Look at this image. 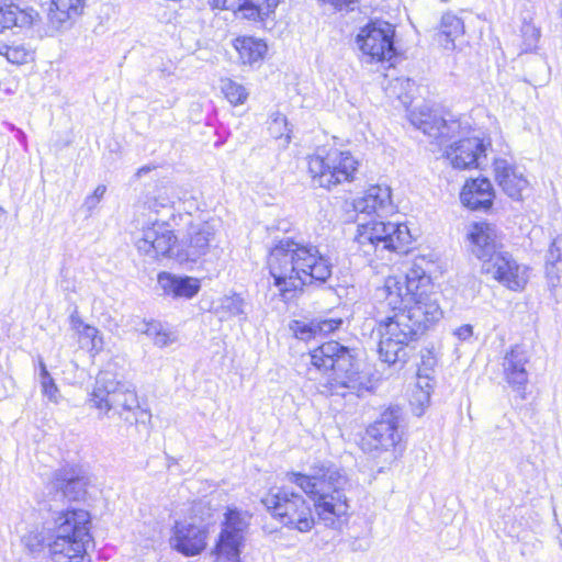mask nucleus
I'll list each match as a JSON object with an SVG mask.
<instances>
[{"label": "nucleus", "mask_w": 562, "mask_h": 562, "mask_svg": "<svg viewBox=\"0 0 562 562\" xmlns=\"http://www.w3.org/2000/svg\"><path fill=\"white\" fill-rule=\"evenodd\" d=\"M268 267L273 284L284 301L304 285L324 283L331 276V265L318 248L291 238L281 239L268 257Z\"/></svg>", "instance_id": "nucleus-1"}, {"label": "nucleus", "mask_w": 562, "mask_h": 562, "mask_svg": "<svg viewBox=\"0 0 562 562\" xmlns=\"http://www.w3.org/2000/svg\"><path fill=\"white\" fill-rule=\"evenodd\" d=\"M312 367L307 378L318 383L321 393L360 396L367 391L364 376L358 370L352 351L338 341H327L310 353Z\"/></svg>", "instance_id": "nucleus-2"}, {"label": "nucleus", "mask_w": 562, "mask_h": 562, "mask_svg": "<svg viewBox=\"0 0 562 562\" xmlns=\"http://www.w3.org/2000/svg\"><path fill=\"white\" fill-rule=\"evenodd\" d=\"M285 479L313 499L318 518L327 527H336L337 521L347 516L350 507L346 495L349 480L333 463L317 462L307 474L288 472Z\"/></svg>", "instance_id": "nucleus-3"}, {"label": "nucleus", "mask_w": 562, "mask_h": 562, "mask_svg": "<svg viewBox=\"0 0 562 562\" xmlns=\"http://www.w3.org/2000/svg\"><path fill=\"white\" fill-rule=\"evenodd\" d=\"M442 317L438 302L412 305L378 322L379 356L389 364L404 362L407 347Z\"/></svg>", "instance_id": "nucleus-4"}, {"label": "nucleus", "mask_w": 562, "mask_h": 562, "mask_svg": "<svg viewBox=\"0 0 562 562\" xmlns=\"http://www.w3.org/2000/svg\"><path fill=\"white\" fill-rule=\"evenodd\" d=\"M90 514L83 509H68L55 519V535L47 543L54 562H83L92 542Z\"/></svg>", "instance_id": "nucleus-5"}, {"label": "nucleus", "mask_w": 562, "mask_h": 562, "mask_svg": "<svg viewBox=\"0 0 562 562\" xmlns=\"http://www.w3.org/2000/svg\"><path fill=\"white\" fill-rule=\"evenodd\" d=\"M431 281L426 271L414 263L405 276H390L382 286L375 290V299L381 307L393 312L406 311L412 305L438 302L437 294L430 292Z\"/></svg>", "instance_id": "nucleus-6"}, {"label": "nucleus", "mask_w": 562, "mask_h": 562, "mask_svg": "<svg viewBox=\"0 0 562 562\" xmlns=\"http://www.w3.org/2000/svg\"><path fill=\"white\" fill-rule=\"evenodd\" d=\"M261 503L273 519L282 526L300 532H308L315 525V518L308 501L300 493L288 487H279L266 495Z\"/></svg>", "instance_id": "nucleus-7"}, {"label": "nucleus", "mask_w": 562, "mask_h": 562, "mask_svg": "<svg viewBox=\"0 0 562 562\" xmlns=\"http://www.w3.org/2000/svg\"><path fill=\"white\" fill-rule=\"evenodd\" d=\"M358 167L359 161L350 151L337 148H321L308 157L313 183L325 189L353 181Z\"/></svg>", "instance_id": "nucleus-8"}, {"label": "nucleus", "mask_w": 562, "mask_h": 562, "mask_svg": "<svg viewBox=\"0 0 562 562\" xmlns=\"http://www.w3.org/2000/svg\"><path fill=\"white\" fill-rule=\"evenodd\" d=\"M381 217L370 220L357 217L360 245H371L375 250L406 252L412 243V235L405 224L384 222Z\"/></svg>", "instance_id": "nucleus-9"}, {"label": "nucleus", "mask_w": 562, "mask_h": 562, "mask_svg": "<svg viewBox=\"0 0 562 562\" xmlns=\"http://www.w3.org/2000/svg\"><path fill=\"white\" fill-rule=\"evenodd\" d=\"M394 26L385 21H372L357 35V44L368 61H389L395 54Z\"/></svg>", "instance_id": "nucleus-10"}, {"label": "nucleus", "mask_w": 562, "mask_h": 562, "mask_svg": "<svg viewBox=\"0 0 562 562\" xmlns=\"http://www.w3.org/2000/svg\"><path fill=\"white\" fill-rule=\"evenodd\" d=\"M402 413L400 407H390L380 418L367 428L362 439V448L368 452L389 451L401 440L400 423Z\"/></svg>", "instance_id": "nucleus-11"}, {"label": "nucleus", "mask_w": 562, "mask_h": 562, "mask_svg": "<svg viewBox=\"0 0 562 562\" xmlns=\"http://www.w3.org/2000/svg\"><path fill=\"white\" fill-rule=\"evenodd\" d=\"M216 231L215 222L191 223L187 234L180 240V248L176 254L177 259L195 262L205 256L210 251Z\"/></svg>", "instance_id": "nucleus-12"}, {"label": "nucleus", "mask_w": 562, "mask_h": 562, "mask_svg": "<svg viewBox=\"0 0 562 562\" xmlns=\"http://www.w3.org/2000/svg\"><path fill=\"white\" fill-rule=\"evenodd\" d=\"M482 269L513 291L524 289L528 281L527 269L518 265L507 251L502 250L494 255L492 259L482 265Z\"/></svg>", "instance_id": "nucleus-13"}, {"label": "nucleus", "mask_w": 562, "mask_h": 562, "mask_svg": "<svg viewBox=\"0 0 562 562\" xmlns=\"http://www.w3.org/2000/svg\"><path fill=\"white\" fill-rule=\"evenodd\" d=\"M445 155L453 168L461 170L479 168L486 162V147L479 137H468L451 144Z\"/></svg>", "instance_id": "nucleus-14"}, {"label": "nucleus", "mask_w": 562, "mask_h": 562, "mask_svg": "<svg viewBox=\"0 0 562 562\" xmlns=\"http://www.w3.org/2000/svg\"><path fill=\"white\" fill-rule=\"evenodd\" d=\"M467 238L472 254L483 263L503 249L501 236L496 227L490 223H473L469 227Z\"/></svg>", "instance_id": "nucleus-15"}, {"label": "nucleus", "mask_w": 562, "mask_h": 562, "mask_svg": "<svg viewBox=\"0 0 562 562\" xmlns=\"http://www.w3.org/2000/svg\"><path fill=\"white\" fill-rule=\"evenodd\" d=\"M529 352L526 347L516 345L508 350L503 359L502 367L505 380L519 393L521 400L526 398V385L529 380L527 364L529 362Z\"/></svg>", "instance_id": "nucleus-16"}, {"label": "nucleus", "mask_w": 562, "mask_h": 562, "mask_svg": "<svg viewBox=\"0 0 562 562\" xmlns=\"http://www.w3.org/2000/svg\"><path fill=\"white\" fill-rule=\"evenodd\" d=\"M147 223L151 226L143 229V251L154 258L171 257L177 236L166 222L157 217H149Z\"/></svg>", "instance_id": "nucleus-17"}, {"label": "nucleus", "mask_w": 562, "mask_h": 562, "mask_svg": "<svg viewBox=\"0 0 562 562\" xmlns=\"http://www.w3.org/2000/svg\"><path fill=\"white\" fill-rule=\"evenodd\" d=\"M206 538L207 531L204 527L180 521L173 526L170 544L183 555L193 557L206 548Z\"/></svg>", "instance_id": "nucleus-18"}, {"label": "nucleus", "mask_w": 562, "mask_h": 562, "mask_svg": "<svg viewBox=\"0 0 562 562\" xmlns=\"http://www.w3.org/2000/svg\"><path fill=\"white\" fill-rule=\"evenodd\" d=\"M122 383L115 381L109 373H100L90 395V403L103 414L113 408L122 407L123 401Z\"/></svg>", "instance_id": "nucleus-19"}, {"label": "nucleus", "mask_w": 562, "mask_h": 562, "mask_svg": "<svg viewBox=\"0 0 562 562\" xmlns=\"http://www.w3.org/2000/svg\"><path fill=\"white\" fill-rule=\"evenodd\" d=\"M280 0H212L213 8L233 11L246 20H263L278 7Z\"/></svg>", "instance_id": "nucleus-20"}, {"label": "nucleus", "mask_w": 562, "mask_h": 562, "mask_svg": "<svg viewBox=\"0 0 562 562\" xmlns=\"http://www.w3.org/2000/svg\"><path fill=\"white\" fill-rule=\"evenodd\" d=\"M358 217L366 218L371 214L374 217H382L392 211L391 190L389 187L373 186L369 188L363 196L357 199L353 203Z\"/></svg>", "instance_id": "nucleus-21"}, {"label": "nucleus", "mask_w": 562, "mask_h": 562, "mask_svg": "<svg viewBox=\"0 0 562 562\" xmlns=\"http://www.w3.org/2000/svg\"><path fill=\"white\" fill-rule=\"evenodd\" d=\"M495 180L502 190L512 199L520 200L522 192L528 188V180L524 173L505 159L494 161Z\"/></svg>", "instance_id": "nucleus-22"}, {"label": "nucleus", "mask_w": 562, "mask_h": 562, "mask_svg": "<svg viewBox=\"0 0 562 562\" xmlns=\"http://www.w3.org/2000/svg\"><path fill=\"white\" fill-rule=\"evenodd\" d=\"M493 199V187L485 178L468 181L460 193L462 204L471 210H487L492 206Z\"/></svg>", "instance_id": "nucleus-23"}, {"label": "nucleus", "mask_w": 562, "mask_h": 562, "mask_svg": "<svg viewBox=\"0 0 562 562\" xmlns=\"http://www.w3.org/2000/svg\"><path fill=\"white\" fill-rule=\"evenodd\" d=\"M158 284L167 295L192 299L200 291V280L193 277H178L169 272L158 274Z\"/></svg>", "instance_id": "nucleus-24"}, {"label": "nucleus", "mask_w": 562, "mask_h": 562, "mask_svg": "<svg viewBox=\"0 0 562 562\" xmlns=\"http://www.w3.org/2000/svg\"><path fill=\"white\" fill-rule=\"evenodd\" d=\"M86 485L87 483L83 477L66 469L56 471L52 480L53 488L60 492L61 496L69 501H77L83 497Z\"/></svg>", "instance_id": "nucleus-25"}, {"label": "nucleus", "mask_w": 562, "mask_h": 562, "mask_svg": "<svg viewBox=\"0 0 562 562\" xmlns=\"http://www.w3.org/2000/svg\"><path fill=\"white\" fill-rule=\"evenodd\" d=\"M86 0H52L49 22L56 29H66L83 13Z\"/></svg>", "instance_id": "nucleus-26"}, {"label": "nucleus", "mask_w": 562, "mask_h": 562, "mask_svg": "<svg viewBox=\"0 0 562 562\" xmlns=\"http://www.w3.org/2000/svg\"><path fill=\"white\" fill-rule=\"evenodd\" d=\"M464 34V23L458 15L447 12L441 16L437 41L447 50L456 48V41Z\"/></svg>", "instance_id": "nucleus-27"}, {"label": "nucleus", "mask_w": 562, "mask_h": 562, "mask_svg": "<svg viewBox=\"0 0 562 562\" xmlns=\"http://www.w3.org/2000/svg\"><path fill=\"white\" fill-rule=\"evenodd\" d=\"M241 540V533L223 529L216 544L217 555L231 562H239Z\"/></svg>", "instance_id": "nucleus-28"}, {"label": "nucleus", "mask_w": 562, "mask_h": 562, "mask_svg": "<svg viewBox=\"0 0 562 562\" xmlns=\"http://www.w3.org/2000/svg\"><path fill=\"white\" fill-rule=\"evenodd\" d=\"M235 47L243 64L249 65L261 60L267 52L266 43L254 37L237 38Z\"/></svg>", "instance_id": "nucleus-29"}, {"label": "nucleus", "mask_w": 562, "mask_h": 562, "mask_svg": "<svg viewBox=\"0 0 562 562\" xmlns=\"http://www.w3.org/2000/svg\"><path fill=\"white\" fill-rule=\"evenodd\" d=\"M409 120L414 126L430 137L434 135L435 127L440 123L441 116L423 105L411 112Z\"/></svg>", "instance_id": "nucleus-30"}, {"label": "nucleus", "mask_w": 562, "mask_h": 562, "mask_svg": "<svg viewBox=\"0 0 562 562\" xmlns=\"http://www.w3.org/2000/svg\"><path fill=\"white\" fill-rule=\"evenodd\" d=\"M246 303L244 299L238 294L225 295L220 300V304L215 312L220 316V319H228L245 315Z\"/></svg>", "instance_id": "nucleus-31"}, {"label": "nucleus", "mask_w": 562, "mask_h": 562, "mask_svg": "<svg viewBox=\"0 0 562 562\" xmlns=\"http://www.w3.org/2000/svg\"><path fill=\"white\" fill-rule=\"evenodd\" d=\"M123 401L122 412L120 413L125 422L136 425L138 422V409L140 407L136 391L130 389L125 383H122Z\"/></svg>", "instance_id": "nucleus-32"}, {"label": "nucleus", "mask_w": 562, "mask_h": 562, "mask_svg": "<svg viewBox=\"0 0 562 562\" xmlns=\"http://www.w3.org/2000/svg\"><path fill=\"white\" fill-rule=\"evenodd\" d=\"M270 135L280 140V146L285 148L292 139V131L289 127L285 115L276 112L270 116L269 122Z\"/></svg>", "instance_id": "nucleus-33"}, {"label": "nucleus", "mask_w": 562, "mask_h": 562, "mask_svg": "<svg viewBox=\"0 0 562 562\" xmlns=\"http://www.w3.org/2000/svg\"><path fill=\"white\" fill-rule=\"evenodd\" d=\"M0 55L4 56L11 64L23 65L33 59V52L21 43H13L11 45L1 43Z\"/></svg>", "instance_id": "nucleus-34"}, {"label": "nucleus", "mask_w": 562, "mask_h": 562, "mask_svg": "<svg viewBox=\"0 0 562 562\" xmlns=\"http://www.w3.org/2000/svg\"><path fill=\"white\" fill-rule=\"evenodd\" d=\"M143 334L159 348L166 347L176 340V336L159 322L147 323Z\"/></svg>", "instance_id": "nucleus-35"}, {"label": "nucleus", "mask_w": 562, "mask_h": 562, "mask_svg": "<svg viewBox=\"0 0 562 562\" xmlns=\"http://www.w3.org/2000/svg\"><path fill=\"white\" fill-rule=\"evenodd\" d=\"M21 18L24 15L16 5L0 0V33L18 25Z\"/></svg>", "instance_id": "nucleus-36"}, {"label": "nucleus", "mask_w": 562, "mask_h": 562, "mask_svg": "<svg viewBox=\"0 0 562 562\" xmlns=\"http://www.w3.org/2000/svg\"><path fill=\"white\" fill-rule=\"evenodd\" d=\"M221 89L223 91V93L225 94V98L234 105H238V104H243L247 97H248V93L246 91V89L233 81L232 79H222L221 81Z\"/></svg>", "instance_id": "nucleus-37"}, {"label": "nucleus", "mask_w": 562, "mask_h": 562, "mask_svg": "<svg viewBox=\"0 0 562 562\" xmlns=\"http://www.w3.org/2000/svg\"><path fill=\"white\" fill-rule=\"evenodd\" d=\"M435 128L434 135H430V137L438 140L439 144H443L445 140L450 139L460 133L461 124L459 121H447L441 117L440 123Z\"/></svg>", "instance_id": "nucleus-38"}, {"label": "nucleus", "mask_w": 562, "mask_h": 562, "mask_svg": "<svg viewBox=\"0 0 562 562\" xmlns=\"http://www.w3.org/2000/svg\"><path fill=\"white\" fill-rule=\"evenodd\" d=\"M290 328L295 335V337L301 340H308L316 336L314 319L311 321L310 323H305L302 321H293L290 325Z\"/></svg>", "instance_id": "nucleus-39"}, {"label": "nucleus", "mask_w": 562, "mask_h": 562, "mask_svg": "<svg viewBox=\"0 0 562 562\" xmlns=\"http://www.w3.org/2000/svg\"><path fill=\"white\" fill-rule=\"evenodd\" d=\"M25 547L33 554L40 553L47 544L42 532L31 531L23 538Z\"/></svg>", "instance_id": "nucleus-40"}, {"label": "nucleus", "mask_w": 562, "mask_h": 562, "mask_svg": "<svg viewBox=\"0 0 562 562\" xmlns=\"http://www.w3.org/2000/svg\"><path fill=\"white\" fill-rule=\"evenodd\" d=\"M246 525H247V522L241 517V514L239 512L229 509L226 513V521H225L224 529H228L231 531H237V532L241 533V531L244 530Z\"/></svg>", "instance_id": "nucleus-41"}, {"label": "nucleus", "mask_w": 562, "mask_h": 562, "mask_svg": "<svg viewBox=\"0 0 562 562\" xmlns=\"http://www.w3.org/2000/svg\"><path fill=\"white\" fill-rule=\"evenodd\" d=\"M316 335H327L338 329L341 324V318H325L314 319Z\"/></svg>", "instance_id": "nucleus-42"}, {"label": "nucleus", "mask_w": 562, "mask_h": 562, "mask_svg": "<svg viewBox=\"0 0 562 562\" xmlns=\"http://www.w3.org/2000/svg\"><path fill=\"white\" fill-rule=\"evenodd\" d=\"M42 393L53 403L57 404L60 398L58 386L52 376L40 380Z\"/></svg>", "instance_id": "nucleus-43"}, {"label": "nucleus", "mask_w": 562, "mask_h": 562, "mask_svg": "<svg viewBox=\"0 0 562 562\" xmlns=\"http://www.w3.org/2000/svg\"><path fill=\"white\" fill-rule=\"evenodd\" d=\"M561 243L559 239H554L546 255V265H558L561 261Z\"/></svg>", "instance_id": "nucleus-44"}, {"label": "nucleus", "mask_w": 562, "mask_h": 562, "mask_svg": "<svg viewBox=\"0 0 562 562\" xmlns=\"http://www.w3.org/2000/svg\"><path fill=\"white\" fill-rule=\"evenodd\" d=\"M85 338H89L91 340V348L99 349L102 346V338L99 336V330L90 325H85L81 331Z\"/></svg>", "instance_id": "nucleus-45"}, {"label": "nucleus", "mask_w": 562, "mask_h": 562, "mask_svg": "<svg viewBox=\"0 0 562 562\" xmlns=\"http://www.w3.org/2000/svg\"><path fill=\"white\" fill-rule=\"evenodd\" d=\"M546 277L551 288L558 286L560 283V268L558 265H546Z\"/></svg>", "instance_id": "nucleus-46"}, {"label": "nucleus", "mask_w": 562, "mask_h": 562, "mask_svg": "<svg viewBox=\"0 0 562 562\" xmlns=\"http://www.w3.org/2000/svg\"><path fill=\"white\" fill-rule=\"evenodd\" d=\"M168 206V199L167 198H148L145 207L148 209L150 212H154L158 215L159 209H166Z\"/></svg>", "instance_id": "nucleus-47"}, {"label": "nucleus", "mask_w": 562, "mask_h": 562, "mask_svg": "<svg viewBox=\"0 0 562 562\" xmlns=\"http://www.w3.org/2000/svg\"><path fill=\"white\" fill-rule=\"evenodd\" d=\"M456 336L461 340L469 339L473 334V328L471 325H462L454 331Z\"/></svg>", "instance_id": "nucleus-48"}, {"label": "nucleus", "mask_w": 562, "mask_h": 562, "mask_svg": "<svg viewBox=\"0 0 562 562\" xmlns=\"http://www.w3.org/2000/svg\"><path fill=\"white\" fill-rule=\"evenodd\" d=\"M525 34L530 33L531 36V43L528 44L529 47H531L539 38V32L533 26H526L524 30Z\"/></svg>", "instance_id": "nucleus-49"}, {"label": "nucleus", "mask_w": 562, "mask_h": 562, "mask_svg": "<svg viewBox=\"0 0 562 562\" xmlns=\"http://www.w3.org/2000/svg\"><path fill=\"white\" fill-rule=\"evenodd\" d=\"M100 201L97 200L92 194L87 196L83 203V206L87 207L89 212H91L98 205Z\"/></svg>", "instance_id": "nucleus-50"}, {"label": "nucleus", "mask_w": 562, "mask_h": 562, "mask_svg": "<svg viewBox=\"0 0 562 562\" xmlns=\"http://www.w3.org/2000/svg\"><path fill=\"white\" fill-rule=\"evenodd\" d=\"M38 368H40V380L45 379L46 376H52L49 372L47 371L46 364L44 363L43 359L40 358L38 360Z\"/></svg>", "instance_id": "nucleus-51"}, {"label": "nucleus", "mask_w": 562, "mask_h": 562, "mask_svg": "<svg viewBox=\"0 0 562 562\" xmlns=\"http://www.w3.org/2000/svg\"><path fill=\"white\" fill-rule=\"evenodd\" d=\"M105 191H106V187H105L104 184H99V186L94 189V191H93L92 195H93L97 200L101 201V199L103 198V195H104Z\"/></svg>", "instance_id": "nucleus-52"}, {"label": "nucleus", "mask_w": 562, "mask_h": 562, "mask_svg": "<svg viewBox=\"0 0 562 562\" xmlns=\"http://www.w3.org/2000/svg\"><path fill=\"white\" fill-rule=\"evenodd\" d=\"M418 401L422 405H428L430 401V395L428 392L420 391Z\"/></svg>", "instance_id": "nucleus-53"}, {"label": "nucleus", "mask_w": 562, "mask_h": 562, "mask_svg": "<svg viewBox=\"0 0 562 562\" xmlns=\"http://www.w3.org/2000/svg\"><path fill=\"white\" fill-rule=\"evenodd\" d=\"M140 175V169H138L135 173V176H139Z\"/></svg>", "instance_id": "nucleus-54"}, {"label": "nucleus", "mask_w": 562, "mask_h": 562, "mask_svg": "<svg viewBox=\"0 0 562 562\" xmlns=\"http://www.w3.org/2000/svg\"><path fill=\"white\" fill-rule=\"evenodd\" d=\"M442 2H447L448 0H441Z\"/></svg>", "instance_id": "nucleus-55"}]
</instances>
